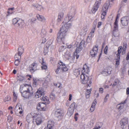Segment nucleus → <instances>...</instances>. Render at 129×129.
I'll return each mask as SVG.
<instances>
[{
  "label": "nucleus",
  "mask_w": 129,
  "mask_h": 129,
  "mask_svg": "<svg viewBox=\"0 0 129 129\" xmlns=\"http://www.w3.org/2000/svg\"><path fill=\"white\" fill-rule=\"evenodd\" d=\"M63 111L60 109H57L55 112V115L59 120L61 119L63 115Z\"/></svg>",
  "instance_id": "nucleus-6"
},
{
  "label": "nucleus",
  "mask_w": 129,
  "mask_h": 129,
  "mask_svg": "<svg viewBox=\"0 0 129 129\" xmlns=\"http://www.w3.org/2000/svg\"><path fill=\"white\" fill-rule=\"evenodd\" d=\"M89 71V68L87 67L86 65H84L83 68V70L82 71V74H85L86 73L88 74Z\"/></svg>",
  "instance_id": "nucleus-17"
},
{
  "label": "nucleus",
  "mask_w": 129,
  "mask_h": 129,
  "mask_svg": "<svg viewBox=\"0 0 129 129\" xmlns=\"http://www.w3.org/2000/svg\"><path fill=\"white\" fill-rule=\"evenodd\" d=\"M72 94H70L69 95V101H71V100L72 99Z\"/></svg>",
  "instance_id": "nucleus-60"
},
{
  "label": "nucleus",
  "mask_w": 129,
  "mask_h": 129,
  "mask_svg": "<svg viewBox=\"0 0 129 129\" xmlns=\"http://www.w3.org/2000/svg\"><path fill=\"white\" fill-rule=\"evenodd\" d=\"M105 69L106 71L108 72L110 74L111 73V72L112 70V68L110 67H106Z\"/></svg>",
  "instance_id": "nucleus-32"
},
{
  "label": "nucleus",
  "mask_w": 129,
  "mask_h": 129,
  "mask_svg": "<svg viewBox=\"0 0 129 129\" xmlns=\"http://www.w3.org/2000/svg\"><path fill=\"white\" fill-rule=\"evenodd\" d=\"M18 79L21 81L24 82L26 81V80L24 78L23 76L21 75H19L18 76Z\"/></svg>",
  "instance_id": "nucleus-33"
},
{
  "label": "nucleus",
  "mask_w": 129,
  "mask_h": 129,
  "mask_svg": "<svg viewBox=\"0 0 129 129\" xmlns=\"http://www.w3.org/2000/svg\"><path fill=\"white\" fill-rule=\"evenodd\" d=\"M74 110L71 108H69L67 114L69 117H70L73 114Z\"/></svg>",
  "instance_id": "nucleus-27"
},
{
  "label": "nucleus",
  "mask_w": 129,
  "mask_h": 129,
  "mask_svg": "<svg viewBox=\"0 0 129 129\" xmlns=\"http://www.w3.org/2000/svg\"><path fill=\"white\" fill-rule=\"evenodd\" d=\"M120 57H117L116 59L115 63V67L117 68L118 67V66L119 64Z\"/></svg>",
  "instance_id": "nucleus-34"
},
{
  "label": "nucleus",
  "mask_w": 129,
  "mask_h": 129,
  "mask_svg": "<svg viewBox=\"0 0 129 129\" xmlns=\"http://www.w3.org/2000/svg\"><path fill=\"white\" fill-rule=\"evenodd\" d=\"M37 109L40 110L45 111L46 110V105L44 103L40 102L38 105Z\"/></svg>",
  "instance_id": "nucleus-13"
},
{
  "label": "nucleus",
  "mask_w": 129,
  "mask_h": 129,
  "mask_svg": "<svg viewBox=\"0 0 129 129\" xmlns=\"http://www.w3.org/2000/svg\"><path fill=\"white\" fill-rule=\"evenodd\" d=\"M91 88L90 89V90L87 89V90L86 92V97L87 96H88V97H89V95L90 93Z\"/></svg>",
  "instance_id": "nucleus-38"
},
{
  "label": "nucleus",
  "mask_w": 129,
  "mask_h": 129,
  "mask_svg": "<svg viewBox=\"0 0 129 129\" xmlns=\"http://www.w3.org/2000/svg\"><path fill=\"white\" fill-rule=\"evenodd\" d=\"M110 5V3L109 2H107L104 4L103 8V10H105L107 11L109 6Z\"/></svg>",
  "instance_id": "nucleus-19"
},
{
  "label": "nucleus",
  "mask_w": 129,
  "mask_h": 129,
  "mask_svg": "<svg viewBox=\"0 0 129 129\" xmlns=\"http://www.w3.org/2000/svg\"><path fill=\"white\" fill-rule=\"evenodd\" d=\"M36 18H33L31 19H29V22H34L35 21H36Z\"/></svg>",
  "instance_id": "nucleus-50"
},
{
  "label": "nucleus",
  "mask_w": 129,
  "mask_h": 129,
  "mask_svg": "<svg viewBox=\"0 0 129 129\" xmlns=\"http://www.w3.org/2000/svg\"><path fill=\"white\" fill-rule=\"evenodd\" d=\"M10 97L9 96H7L4 99V101L5 102L8 101L10 100Z\"/></svg>",
  "instance_id": "nucleus-45"
},
{
  "label": "nucleus",
  "mask_w": 129,
  "mask_h": 129,
  "mask_svg": "<svg viewBox=\"0 0 129 129\" xmlns=\"http://www.w3.org/2000/svg\"><path fill=\"white\" fill-rule=\"evenodd\" d=\"M56 98L55 94L53 92L51 93L50 95V98L52 100H54Z\"/></svg>",
  "instance_id": "nucleus-35"
},
{
  "label": "nucleus",
  "mask_w": 129,
  "mask_h": 129,
  "mask_svg": "<svg viewBox=\"0 0 129 129\" xmlns=\"http://www.w3.org/2000/svg\"><path fill=\"white\" fill-rule=\"evenodd\" d=\"M20 91H30V94L31 95H33L32 87L29 85L24 84L21 85L20 87Z\"/></svg>",
  "instance_id": "nucleus-4"
},
{
  "label": "nucleus",
  "mask_w": 129,
  "mask_h": 129,
  "mask_svg": "<svg viewBox=\"0 0 129 129\" xmlns=\"http://www.w3.org/2000/svg\"><path fill=\"white\" fill-rule=\"evenodd\" d=\"M13 24L15 26L21 28L24 24V21L18 18H15L12 20Z\"/></svg>",
  "instance_id": "nucleus-3"
},
{
  "label": "nucleus",
  "mask_w": 129,
  "mask_h": 129,
  "mask_svg": "<svg viewBox=\"0 0 129 129\" xmlns=\"http://www.w3.org/2000/svg\"><path fill=\"white\" fill-rule=\"evenodd\" d=\"M75 106V104L74 103H72L69 108H71L72 109L74 110Z\"/></svg>",
  "instance_id": "nucleus-41"
},
{
  "label": "nucleus",
  "mask_w": 129,
  "mask_h": 129,
  "mask_svg": "<svg viewBox=\"0 0 129 129\" xmlns=\"http://www.w3.org/2000/svg\"><path fill=\"white\" fill-rule=\"evenodd\" d=\"M102 73L105 76H107L110 74L108 72L106 71L105 69L102 72Z\"/></svg>",
  "instance_id": "nucleus-37"
},
{
  "label": "nucleus",
  "mask_w": 129,
  "mask_h": 129,
  "mask_svg": "<svg viewBox=\"0 0 129 129\" xmlns=\"http://www.w3.org/2000/svg\"><path fill=\"white\" fill-rule=\"evenodd\" d=\"M42 69L43 70H46L47 69V67L45 64H44L43 63L42 64V66L41 67Z\"/></svg>",
  "instance_id": "nucleus-47"
},
{
  "label": "nucleus",
  "mask_w": 129,
  "mask_h": 129,
  "mask_svg": "<svg viewBox=\"0 0 129 129\" xmlns=\"http://www.w3.org/2000/svg\"><path fill=\"white\" fill-rule=\"evenodd\" d=\"M36 16L37 19L39 20L42 22H45V21L46 19L43 16L37 14Z\"/></svg>",
  "instance_id": "nucleus-20"
},
{
  "label": "nucleus",
  "mask_w": 129,
  "mask_h": 129,
  "mask_svg": "<svg viewBox=\"0 0 129 129\" xmlns=\"http://www.w3.org/2000/svg\"><path fill=\"white\" fill-rule=\"evenodd\" d=\"M108 49V46H106L105 48V49H104V53L106 54L107 53Z\"/></svg>",
  "instance_id": "nucleus-56"
},
{
  "label": "nucleus",
  "mask_w": 129,
  "mask_h": 129,
  "mask_svg": "<svg viewBox=\"0 0 129 129\" xmlns=\"http://www.w3.org/2000/svg\"><path fill=\"white\" fill-rule=\"evenodd\" d=\"M82 49L81 47H78L76 49V52L77 53H79L81 51Z\"/></svg>",
  "instance_id": "nucleus-43"
},
{
  "label": "nucleus",
  "mask_w": 129,
  "mask_h": 129,
  "mask_svg": "<svg viewBox=\"0 0 129 129\" xmlns=\"http://www.w3.org/2000/svg\"><path fill=\"white\" fill-rule=\"evenodd\" d=\"M53 125L54 123L51 120H49L48 121L47 126H48V127L49 128H51L53 129Z\"/></svg>",
  "instance_id": "nucleus-25"
},
{
  "label": "nucleus",
  "mask_w": 129,
  "mask_h": 129,
  "mask_svg": "<svg viewBox=\"0 0 129 129\" xmlns=\"http://www.w3.org/2000/svg\"><path fill=\"white\" fill-rule=\"evenodd\" d=\"M80 77L82 83L86 84V86L87 87H90L91 83V80L89 78L88 75L83 74L81 75Z\"/></svg>",
  "instance_id": "nucleus-2"
},
{
  "label": "nucleus",
  "mask_w": 129,
  "mask_h": 129,
  "mask_svg": "<svg viewBox=\"0 0 129 129\" xmlns=\"http://www.w3.org/2000/svg\"><path fill=\"white\" fill-rule=\"evenodd\" d=\"M113 34L114 37H118L119 36V34L118 30H113Z\"/></svg>",
  "instance_id": "nucleus-28"
},
{
  "label": "nucleus",
  "mask_w": 129,
  "mask_h": 129,
  "mask_svg": "<svg viewBox=\"0 0 129 129\" xmlns=\"http://www.w3.org/2000/svg\"><path fill=\"white\" fill-rule=\"evenodd\" d=\"M41 100L42 101H44L46 103L49 104V99L48 97L46 96L44 97L43 96L42 97H41L40 98Z\"/></svg>",
  "instance_id": "nucleus-26"
},
{
  "label": "nucleus",
  "mask_w": 129,
  "mask_h": 129,
  "mask_svg": "<svg viewBox=\"0 0 129 129\" xmlns=\"http://www.w3.org/2000/svg\"><path fill=\"white\" fill-rule=\"evenodd\" d=\"M95 27L96 25H95V26H94L92 28L91 32L92 33H94Z\"/></svg>",
  "instance_id": "nucleus-57"
},
{
  "label": "nucleus",
  "mask_w": 129,
  "mask_h": 129,
  "mask_svg": "<svg viewBox=\"0 0 129 129\" xmlns=\"http://www.w3.org/2000/svg\"><path fill=\"white\" fill-rule=\"evenodd\" d=\"M8 120H9V121H11L12 120L13 118L11 116H9L8 117Z\"/></svg>",
  "instance_id": "nucleus-53"
},
{
  "label": "nucleus",
  "mask_w": 129,
  "mask_h": 129,
  "mask_svg": "<svg viewBox=\"0 0 129 129\" xmlns=\"http://www.w3.org/2000/svg\"><path fill=\"white\" fill-rule=\"evenodd\" d=\"M41 36L42 38H44L46 41L48 39L50 36L46 30L43 29L41 30Z\"/></svg>",
  "instance_id": "nucleus-9"
},
{
  "label": "nucleus",
  "mask_w": 129,
  "mask_h": 129,
  "mask_svg": "<svg viewBox=\"0 0 129 129\" xmlns=\"http://www.w3.org/2000/svg\"><path fill=\"white\" fill-rule=\"evenodd\" d=\"M44 94V91L42 89H39L36 92L35 96L36 98H38Z\"/></svg>",
  "instance_id": "nucleus-15"
},
{
  "label": "nucleus",
  "mask_w": 129,
  "mask_h": 129,
  "mask_svg": "<svg viewBox=\"0 0 129 129\" xmlns=\"http://www.w3.org/2000/svg\"><path fill=\"white\" fill-rule=\"evenodd\" d=\"M118 108L119 109H121L123 107V106H121L120 104H118Z\"/></svg>",
  "instance_id": "nucleus-58"
},
{
  "label": "nucleus",
  "mask_w": 129,
  "mask_h": 129,
  "mask_svg": "<svg viewBox=\"0 0 129 129\" xmlns=\"http://www.w3.org/2000/svg\"><path fill=\"white\" fill-rule=\"evenodd\" d=\"M55 86L58 88H60L61 87V84L59 83H57L54 84Z\"/></svg>",
  "instance_id": "nucleus-44"
},
{
  "label": "nucleus",
  "mask_w": 129,
  "mask_h": 129,
  "mask_svg": "<svg viewBox=\"0 0 129 129\" xmlns=\"http://www.w3.org/2000/svg\"><path fill=\"white\" fill-rule=\"evenodd\" d=\"M122 48L121 46H120L118 48V53L116 54L117 57H120V54L122 51Z\"/></svg>",
  "instance_id": "nucleus-29"
},
{
  "label": "nucleus",
  "mask_w": 129,
  "mask_h": 129,
  "mask_svg": "<svg viewBox=\"0 0 129 129\" xmlns=\"http://www.w3.org/2000/svg\"><path fill=\"white\" fill-rule=\"evenodd\" d=\"M126 94L128 95L129 94V88L128 87L126 89Z\"/></svg>",
  "instance_id": "nucleus-59"
},
{
  "label": "nucleus",
  "mask_w": 129,
  "mask_h": 129,
  "mask_svg": "<svg viewBox=\"0 0 129 129\" xmlns=\"http://www.w3.org/2000/svg\"><path fill=\"white\" fill-rule=\"evenodd\" d=\"M85 43V41L83 40H82L79 44V47L82 48L84 47Z\"/></svg>",
  "instance_id": "nucleus-36"
},
{
  "label": "nucleus",
  "mask_w": 129,
  "mask_h": 129,
  "mask_svg": "<svg viewBox=\"0 0 129 129\" xmlns=\"http://www.w3.org/2000/svg\"><path fill=\"white\" fill-rule=\"evenodd\" d=\"M103 89L102 88H100L99 89L100 92L101 93H102L103 92Z\"/></svg>",
  "instance_id": "nucleus-62"
},
{
  "label": "nucleus",
  "mask_w": 129,
  "mask_h": 129,
  "mask_svg": "<svg viewBox=\"0 0 129 129\" xmlns=\"http://www.w3.org/2000/svg\"><path fill=\"white\" fill-rule=\"evenodd\" d=\"M64 15V13L62 12H60L59 13L58 16L57 21L60 22L61 19H63Z\"/></svg>",
  "instance_id": "nucleus-22"
},
{
  "label": "nucleus",
  "mask_w": 129,
  "mask_h": 129,
  "mask_svg": "<svg viewBox=\"0 0 129 129\" xmlns=\"http://www.w3.org/2000/svg\"><path fill=\"white\" fill-rule=\"evenodd\" d=\"M74 16L72 13L70 12L64 19L62 22L63 24L57 35V40L58 41H62V42H63L67 32L72 26L73 24L71 22V21Z\"/></svg>",
  "instance_id": "nucleus-1"
},
{
  "label": "nucleus",
  "mask_w": 129,
  "mask_h": 129,
  "mask_svg": "<svg viewBox=\"0 0 129 129\" xmlns=\"http://www.w3.org/2000/svg\"><path fill=\"white\" fill-rule=\"evenodd\" d=\"M107 11H105V10H103V9H102V13L101 16V18L102 19H103L104 18L105 16L106 15Z\"/></svg>",
  "instance_id": "nucleus-31"
},
{
  "label": "nucleus",
  "mask_w": 129,
  "mask_h": 129,
  "mask_svg": "<svg viewBox=\"0 0 129 129\" xmlns=\"http://www.w3.org/2000/svg\"><path fill=\"white\" fill-rule=\"evenodd\" d=\"M98 51V46L96 45L94 46L93 48L90 51V54L92 57L95 56L96 55Z\"/></svg>",
  "instance_id": "nucleus-10"
},
{
  "label": "nucleus",
  "mask_w": 129,
  "mask_h": 129,
  "mask_svg": "<svg viewBox=\"0 0 129 129\" xmlns=\"http://www.w3.org/2000/svg\"><path fill=\"white\" fill-rule=\"evenodd\" d=\"M15 114L17 115H19V114H21L22 113V110L21 106L19 105L18 104L16 106L15 108Z\"/></svg>",
  "instance_id": "nucleus-11"
},
{
  "label": "nucleus",
  "mask_w": 129,
  "mask_h": 129,
  "mask_svg": "<svg viewBox=\"0 0 129 129\" xmlns=\"http://www.w3.org/2000/svg\"><path fill=\"white\" fill-rule=\"evenodd\" d=\"M82 30L83 31L82 33L83 34H85V33L86 32L87 30V26H85L83 27L82 28Z\"/></svg>",
  "instance_id": "nucleus-40"
},
{
  "label": "nucleus",
  "mask_w": 129,
  "mask_h": 129,
  "mask_svg": "<svg viewBox=\"0 0 129 129\" xmlns=\"http://www.w3.org/2000/svg\"><path fill=\"white\" fill-rule=\"evenodd\" d=\"M101 127V126L96 124L93 129H99Z\"/></svg>",
  "instance_id": "nucleus-51"
},
{
  "label": "nucleus",
  "mask_w": 129,
  "mask_h": 129,
  "mask_svg": "<svg viewBox=\"0 0 129 129\" xmlns=\"http://www.w3.org/2000/svg\"><path fill=\"white\" fill-rule=\"evenodd\" d=\"M33 6L39 11H40L43 9V8L42 6L38 4H34Z\"/></svg>",
  "instance_id": "nucleus-23"
},
{
  "label": "nucleus",
  "mask_w": 129,
  "mask_h": 129,
  "mask_svg": "<svg viewBox=\"0 0 129 129\" xmlns=\"http://www.w3.org/2000/svg\"><path fill=\"white\" fill-rule=\"evenodd\" d=\"M33 119L31 114L28 115L26 117V120L29 123L32 121Z\"/></svg>",
  "instance_id": "nucleus-21"
},
{
  "label": "nucleus",
  "mask_w": 129,
  "mask_h": 129,
  "mask_svg": "<svg viewBox=\"0 0 129 129\" xmlns=\"http://www.w3.org/2000/svg\"><path fill=\"white\" fill-rule=\"evenodd\" d=\"M35 118L36 122L37 125H39L42 122L41 117L37 115L35 117Z\"/></svg>",
  "instance_id": "nucleus-18"
},
{
  "label": "nucleus",
  "mask_w": 129,
  "mask_h": 129,
  "mask_svg": "<svg viewBox=\"0 0 129 129\" xmlns=\"http://www.w3.org/2000/svg\"><path fill=\"white\" fill-rule=\"evenodd\" d=\"M22 93V96L25 98H29V97L32 96L33 95H31L30 94V91H20Z\"/></svg>",
  "instance_id": "nucleus-16"
},
{
  "label": "nucleus",
  "mask_w": 129,
  "mask_h": 129,
  "mask_svg": "<svg viewBox=\"0 0 129 129\" xmlns=\"http://www.w3.org/2000/svg\"><path fill=\"white\" fill-rule=\"evenodd\" d=\"M114 30H118V21L117 20V19L115 20V22H114Z\"/></svg>",
  "instance_id": "nucleus-30"
},
{
  "label": "nucleus",
  "mask_w": 129,
  "mask_h": 129,
  "mask_svg": "<svg viewBox=\"0 0 129 129\" xmlns=\"http://www.w3.org/2000/svg\"><path fill=\"white\" fill-rule=\"evenodd\" d=\"M117 83L116 82H115L113 83V84L112 85V86L113 87H114L115 85H116L117 84Z\"/></svg>",
  "instance_id": "nucleus-63"
},
{
  "label": "nucleus",
  "mask_w": 129,
  "mask_h": 129,
  "mask_svg": "<svg viewBox=\"0 0 129 129\" xmlns=\"http://www.w3.org/2000/svg\"><path fill=\"white\" fill-rule=\"evenodd\" d=\"M20 62V60H15V64L16 66H18Z\"/></svg>",
  "instance_id": "nucleus-42"
},
{
  "label": "nucleus",
  "mask_w": 129,
  "mask_h": 129,
  "mask_svg": "<svg viewBox=\"0 0 129 129\" xmlns=\"http://www.w3.org/2000/svg\"><path fill=\"white\" fill-rule=\"evenodd\" d=\"M108 99L107 97H105V98L104 99V102H106L107 100Z\"/></svg>",
  "instance_id": "nucleus-64"
},
{
  "label": "nucleus",
  "mask_w": 129,
  "mask_h": 129,
  "mask_svg": "<svg viewBox=\"0 0 129 129\" xmlns=\"http://www.w3.org/2000/svg\"><path fill=\"white\" fill-rule=\"evenodd\" d=\"M97 103L96 100V99H95L93 101L92 104V107H95V105Z\"/></svg>",
  "instance_id": "nucleus-49"
},
{
  "label": "nucleus",
  "mask_w": 129,
  "mask_h": 129,
  "mask_svg": "<svg viewBox=\"0 0 129 129\" xmlns=\"http://www.w3.org/2000/svg\"><path fill=\"white\" fill-rule=\"evenodd\" d=\"M128 118L127 117H124L120 121V124L122 129L126 127L125 126L128 123Z\"/></svg>",
  "instance_id": "nucleus-7"
},
{
  "label": "nucleus",
  "mask_w": 129,
  "mask_h": 129,
  "mask_svg": "<svg viewBox=\"0 0 129 129\" xmlns=\"http://www.w3.org/2000/svg\"><path fill=\"white\" fill-rule=\"evenodd\" d=\"M37 64L35 62H34L31 64L29 68V70L30 72L33 73L37 70Z\"/></svg>",
  "instance_id": "nucleus-12"
},
{
  "label": "nucleus",
  "mask_w": 129,
  "mask_h": 129,
  "mask_svg": "<svg viewBox=\"0 0 129 129\" xmlns=\"http://www.w3.org/2000/svg\"><path fill=\"white\" fill-rule=\"evenodd\" d=\"M95 108V107H92L91 106V107L90 108V110L91 112H93Z\"/></svg>",
  "instance_id": "nucleus-52"
},
{
  "label": "nucleus",
  "mask_w": 129,
  "mask_h": 129,
  "mask_svg": "<svg viewBox=\"0 0 129 129\" xmlns=\"http://www.w3.org/2000/svg\"><path fill=\"white\" fill-rule=\"evenodd\" d=\"M18 56V55L17 54H16L14 57L15 60H19V59Z\"/></svg>",
  "instance_id": "nucleus-55"
},
{
  "label": "nucleus",
  "mask_w": 129,
  "mask_h": 129,
  "mask_svg": "<svg viewBox=\"0 0 129 129\" xmlns=\"http://www.w3.org/2000/svg\"><path fill=\"white\" fill-rule=\"evenodd\" d=\"M57 67V69L55 70V72L57 74H58L60 70L61 72H65L68 70L65 64L61 62H60L58 64Z\"/></svg>",
  "instance_id": "nucleus-5"
},
{
  "label": "nucleus",
  "mask_w": 129,
  "mask_h": 129,
  "mask_svg": "<svg viewBox=\"0 0 129 129\" xmlns=\"http://www.w3.org/2000/svg\"><path fill=\"white\" fill-rule=\"evenodd\" d=\"M127 46V45L126 42H124L123 44V48L124 51H125L126 50Z\"/></svg>",
  "instance_id": "nucleus-46"
},
{
  "label": "nucleus",
  "mask_w": 129,
  "mask_h": 129,
  "mask_svg": "<svg viewBox=\"0 0 129 129\" xmlns=\"http://www.w3.org/2000/svg\"><path fill=\"white\" fill-rule=\"evenodd\" d=\"M121 21L123 26L127 25L129 22V17L125 16L122 18L121 19Z\"/></svg>",
  "instance_id": "nucleus-8"
},
{
  "label": "nucleus",
  "mask_w": 129,
  "mask_h": 129,
  "mask_svg": "<svg viewBox=\"0 0 129 129\" xmlns=\"http://www.w3.org/2000/svg\"><path fill=\"white\" fill-rule=\"evenodd\" d=\"M93 33H92L91 32H90V33L89 35V36L88 37L87 39V41L88 40V39L89 40H90L91 39V38L93 36Z\"/></svg>",
  "instance_id": "nucleus-39"
},
{
  "label": "nucleus",
  "mask_w": 129,
  "mask_h": 129,
  "mask_svg": "<svg viewBox=\"0 0 129 129\" xmlns=\"http://www.w3.org/2000/svg\"><path fill=\"white\" fill-rule=\"evenodd\" d=\"M100 4V1H99V2L97 1L95 2L93 7L91 10V11L93 13H95L96 11L97 10Z\"/></svg>",
  "instance_id": "nucleus-14"
},
{
  "label": "nucleus",
  "mask_w": 129,
  "mask_h": 129,
  "mask_svg": "<svg viewBox=\"0 0 129 129\" xmlns=\"http://www.w3.org/2000/svg\"><path fill=\"white\" fill-rule=\"evenodd\" d=\"M102 24V22H99L98 23V27L99 28Z\"/></svg>",
  "instance_id": "nucleus-54"
},
{
  "label": "nucleus",
  "mask_w": 129,
  "mask_h": 129,
  "mask_svg": "<svg viewBox=\"0 0 129 129\" xmlns=\"http://www.w3.org/2000/svg\"><path fill=\"white\" fill-rule=\"evenodd\" d=\"M13 96L14 101H15L17 99V95L14 92H13Z\"/></svg>",
  "instance_id": "nucleus-48"
},
{
  "label": "nucleus",
  "mask_w": 129,
  "mask_h": 129,
  "mask_svg": "<svg viewBox=\"0 0 129 129\" xmlns=\"http://www.w3.org/2000/svg\"><path fill=\"white\" fill-rule=\"evenodd\" d=\"M18 53L17 55L20 57V58H21V55L22 53L23 49L22 47H20L18 49Z\"/></svg>",
  "instance_id": "nucleus-24"
},
{
  "label": "nucleus",
  "mask_w": 129,
  "mask_h": 129,
  "mask_svg": "<svg viewBox=\"0 0 129 129\" xmlns=\"http://www.w3.org/2000/svg\"><path fill=\"white\" fill-rule=\"evenodd\" d=\"M126 59L127 60H129V52L127 55L126 57Z\"/></svg>",
  "instance_id": "nucleus-61"
}]
</instances>
